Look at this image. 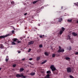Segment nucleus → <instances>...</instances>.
Here are the masks:
<instances>
[{"label": "nucleus", "mask_w": 78, "mask_h": 78, "mask_svg": "<svg viewBox=\"0 0 78 78\" xmlns=\"http://www.w3.org/2000/svg\"><path fill=\"white\" fill-rule=\"evenodd\" d=\"M47 75L46 76H44V78H50V74L51 73V71H48L46 72Z\"/></svg>", "instance_id": "f03ea898"}, {"label": "nucleus", "mask_w": 78, "mask_h": 78, "mask_svg": "<svg viewBox=\"0 0 78 78\" xmlns=\"http://www.w3.org/2000/svg\"><path fill=\"white\" fill-rule=\"evenodd\" d=\"M18 53H20V51H18Z\"/></svg>", "instance_id": "a18cd8bd"}, {"label": "nucleus", "mask_w": 78, "mask_h": 78, "mask_svg": "<svg viewBox=\"0 0 78 78\" xmlns=\"http://www.w3.org/2000/svg\"><path fill=\"white\" fill-rule=\"evenodd\" d=\"M64 49H61V46H59L58 50L57 51V52H58V53H62V52H64Z\"/></svg>", "instance_id": "7ed1b4c3"}, {"label": "nucleus", "mask_w": 78, "mask_h": 78, "mask_svg": "<svg viewBox=\"0 0 78 78\" xmlns=\"http://www.w3.org/2000/svg\"><path fill=\"white\" fill-rule=\"evenodd\" d=\"M38 1H35L34 2H33V4H35V3H37V2Z\"/></svg>", "instance_id": "393cba45"}, {"label": "nucleus", "mask_w": 78, "mask_h": 78, "mask_svg": "<svg viewBox=\"0 0 78 78\" xmlns=\"http://www.w3.org/2000/svg\"><path fill=\"white\" fill-rule=\"evenodd\" d=\"M40 59H41V57H40V56L37 57L36 58L37 61H39L40 60Z\"/></svg>", "instance_id": "9d476101"}, {"label": "nucleus", "mask_w": 78, "mask_h": 78, "mask_svg": "<svg viewBox=\"0 0 78 78\" xmlns=\"http://www.w3.org/2000/svg\"><path fill=\"white\" fill-rule=\"evenodd\" d=\"M68 22H72V20H67Z\"/></svg>", "instance_id": "aec40b11"}, {"label": "nucleus", "mask_w": 78, "mask_h": 78, "mask_svg": "<svg viewBox=\"0 0 78 78\" xmlns=\"http://www.w3.org/2000/svg\"><path fill=\"white\" fill-rule=\"evenodd\" d=\"M27 38H29V37H28Z\"/></svg>", "instance_id": "3c124183"}, {"label": "nucleus", "mask_w": 78, "mask_h": 78, "mask_svg": "<svg viewBox=\"0 0 78 78\" xmlns=\"http://www.w3.org/2000/svg\"><path fill=\"white\" fill-rule=\"evenodd\" d=\"M12 45H16V43L13 41L12 42Z\"/></svg>", "instance_id": "bb28decb"}, {"label": "nucleus", "mask_w": 78, "mask_h": 78, "mask_svg": "<svg viewBox=\"0 0 78 78\" xmlns=\"http://www.w3.org/2000/svg\"><path fill=\"white\" fill-rule=\"evenodd\" d=\"M22 61H25V58H22Z\"/></svg>", "instance_id": "a19ab883"}, {"label": "nucleus", "mask_w": 78, "mask_h": 78, "mask_svg": "<svg viewBox=\"0 0 78 78\" xmlns=\"http://www.w3.org/2000/svg\"><path fill=\"white\" fill-rule=\"evenodd\" d=\"M61 35H60V34H59V33H58L57 36H58V37L61 36Z\"/></svg>", "instance_id": "72a5a7b5"}, {"label": "nucleus", "mask_w": 78, "mask_h": 78, "mask_svg": "<svg viewBox=\"0 0 78 78\" xmlns=\"http://www.w3.org/2000/svg\"><path fill=\"white\" fill-rule=\"evenodd\" d=\"M44 55H46V56H48L49 55L48 54L47 52H44Z\"/></svg>", "instance_id": "4be33fe9"}, {"label": "nucleus", "mask_w": 78, "mask_h": 78, "mask_svg": "<svg viewBox=\"0 0 78 78\" xmlns=\"http://www.w3.org/2000/svg\"><path fill=\"white\" fill-rule=\"evenodd\" d=\"M69 77L70 78H75V77H73V76H72V75H70L69 76Z\"/></svg>", "instance_id": "c756f323"}, {"label": "nucleus", "mask_w": 78, "mask_h": 78, "mask_svg": "<svg viewBox=\"0 0 78 78\" xmlns=\"http://www.w3.org/2000/svg\"><path fill=\"white\" fill-rule=\"evenodd\" d=\"M16 77L17 78H21L22 77V73L20 74V75L19 74H17L16 75Z\"/></svg>", "instance_id": "6e6552de"}, {"label": "nucleus", "mask_w": 78, "mask_h": 78, "mask_svg": "<svg viewBox=\"0 0 78 78\" xmlns=\"http://www.w3.org/2000/svg\"><path fill=\"white\" fill-rule=\"evenodd\" d=\"M75 55H78V51L77 52H76L75 53Z\"/></svg>", "instance_id": "c9c22d12"}, {"label": "nucleus", "mask_w": 78, "mask_h": 78, "mask_svg": "<svg viewBox=\"0 0 78 78\" xmlns=\"http://www.w3.org/2000/svg\"><path fill=\"white\" fill-rule=\"evenodd\" d=\"M6 58H7V59H9V58H8V56H7L6 57Z\"/></svg>", "instance_id": "c03bdc74"}, {"label": "nucleus", "mask_w": 78, "mask_h": 78, "mask_svg": "<svg viewBox=\"0 0 78 78\" xmlns=\"http://www.w3.org/2000/svg\"><path fill=\"white\" fill-rule=\"evenodd\" d=\"M54 75H58V71L57 69L53 72Z\"/></svg>", "instance_id": "0eeeda50"}, {"label": "nucleus", "mask_w": 78, "mask_h": 78, "mask_svg": "<svg viewBox=\"0 0 78 78\" xmlns=\"http://www.w3.org/2000/svg\"><path fill=\"white\" fill-rule=\"evenodd\" d=\"M31 51V49H29V50L28 51V52H30V51Z\"/></svg>", "instance_id": "58836bf2"}, {"label": "nucleus", "mask_w": 78, "mask_h": 78, "mask_svg": "<svg viewBox=\"0 0 78 78\" xmlns=\"http://www.w3.org/2000/svg\"><path fill=\"white\" fill-rule=\"evenodd\" d=\"M62 20H63V19L62 18V16H61L60 18H58V22H61L62 21Z\"/></svg>", "instance_id": "423d86ee"}, {"label": "nucleus", "mask_w": 78, "mask_h": 78, "mask_svg": "<svg viewBox=\"0 0 78 78\" xmlns=\"http://www.w3.org/2000/svg\"><path fill=\"white\" fill-rule=\"evenodd\" d=\"M24 70V69H23V68H21L20 70V71L22 72V71H23Z\"/></svg>", "instance_id": "a878e982"}, {"label": "nucleus", "mask_w": 78, "mask_h": 78, "mask_svg": "<svg viewBox=\"0 0 78 78\" xmlns=\"http://www.w3.org/2000/svg\"><path fill=\"white\" fill-rule=\"evenodd\" d=\"M21 77H23V78H25L27 77H25V76H23V74H22V73H21Z\"/></svg>", "instance_id": "b1692460"}, {"label": "nucleus", "mask_w": 78, "mask_h": 78, "mask_svg": "<svg viewBox=\"0 0 78 78\" xmlns=\"http://www.w3.org/2000/svg\"><path fill=\"white\" fill-rule=\"evenodd\" d=\"M12 33H14V30H13L12 31Z\"/></svg>", "instance_id": "ea45409f"}, {"label": "nucleus", "mask_w": 78, "mask_h": 78, "mask_svg": "<svg viewBox=\"0 0 78 78\" xmlns=\"http://www.w3.org/2000/svg\"><path fill=\"white\" fill-rule=\"evenodd\" d=\"M65 59H66V60H70V58L69 57H66L65 58Z\"/></svg>", "instance_id": "412c9836"}, {"label": "nucleus", "mask_w": 78, "mask_h": 78, "mask_svg": "<svg viewBox=\"0 0 78 78\" xmlns=\"http://www.w3.org/2000/svg\"><path fill=\"white\" fill-rule=\"evenodd\" d=\"M3 47H4V46L2 44H0V48H1V49H2V48H3Z\"/></svg>", "instance_id": "4468645a"}, {"label": "nucleus", "mask_w": 78, "mask_h": 78, "mask_svg": "<svg viewBox=\"0 0 78 78\" xmlns=\"http://www.w3.org/2000/svg\"><path fill=\"white\" fill-rule=\"evenodd\" d=\"M39 37L40 38H43V37H44V35H39Z\"/></svg>", "instance_id": "f3484780"}, {"label": "nucleus", "mask_w": 78, "mask_h": 78, "mask_svg": "<svg viewBox=\"0 0 78 78\" xmlns=\"http://www.w3.org/2000/svg\"><path fill=\"white\" fill-rule=\"evenodd\" d=\"M71 48H71V46L69 47V50H71Z\"/></svg>", "instance_id": "f704fd0d"}, {"label": "nucleus", "mask_w": 78, "mask_h": 78, "mask_svg": "<svg viewBox=\"0 0 78 78\" xmlns=\"http://www.w3.org/2000/svg\"><path fill=\"white\" fill-rule=\"evenodd\" d=\"M35 75V73H30V75L31 76H33V75Z\"/></svg>", "instance_id": "dca6fc26"}, {"label": "nucleus", "mask_w": 78, "mask_h": 78, "mask_svg": "<svg viewBox=\"0 0 78 78\" xmlns=\"http://www.w3.org/2000/svg\"><path fill=\"white\" fill-rule=\"evenodd\" d=\"M1 69H2V68H0V70H1Z\"/></svg>", "instance_id": "de8ad7c7"}, {"label": "nucleus", "mask_w": 78, "mask_h": 78, "mask_svg": "<svg viewBox=\"0 0 78 78\" xmlns=\"http://www.w3.org/2000/svg\"><path fill=\"white\" fill-rule=\"evenodd\" d=\"M9 36V34H8L5 35H3L0 36V39H3V38H5L6 37H8V36Z\"/></svg>", "instance_id": "39448f33"}, {"label": "nucleus", "mask_w": 78, "mask_h": 78, "mask_svg": "<svg viewBox=\"0 0 78 78\" xmlns=\"http://www.w3.org/2000/svg\"><path fill=\"white\" fill-rule=\"evenodd\" d=\"M61 31H62L63 32H64V31H65V28H64L63 27H62V30H61Z\"/></svg>", "instance_id": "6ab92c4d"}, {"label": "nucleus", "mask_w": 78, "mask_h": 78, "mask_svg": "<svg viewBox=\"0 0 78 78\" xmlns=\"http://www.w3.org/2000/svg\"><path fill=\"white\" fill-rule=\"evenodd\" d=\"M62 33H63V32L62 31L60 30L58 33L59 34H60V35H61V34H62Z\"/></svg>", "instance_id": "2eb2a0df"}, {"label": "nucleus", "mask_w": 78, "mask_h": 78, "mask_svg": "<svg viewBox=\"0 0 78 78\" xmlns=\"http://www.w3.org/2000/svg\"><path fill=\"white\" fill-rule=\"evenodd\" d=\"M34 44V41H31L28 42V44L29 45H31Z\"/></svg>", "instance_id": "1a4fd4ad"}, {"label": "nucleus", "mask_w": 78, "mask_h": 78, "mask_svg": "<svg viewBox=\"0 0 78 78\" xmlns=\"http://www.w3.org/2000/svg\"><path fill=\"white\" fill-rule=\"evenodd\" d=\"M39 47L40 48H42V47H43V46L42 44H41L39 45Z\"/></svg>", "instance_id": "cd10ccee"}, {"label": "nucleus", "mask_w": 78, "mask_h": 78, "mask_svg": "<svg viewBox=\"0 0 78 78\" xmlns=\"http://www.w3.org/2000/svg\"><path fill=\"white\" fill-rule=\"evenodd\" d=\"M32 59H33L31 58H30L29 59V60L30 61H31L32 60Z\"/></svg>", "instance_id": "4c0bfd02"}, {"label": "nucleus", "mask_w": 78, "mask_h": 78, "mask_svg": "<svg viewBox=\"0 0 78 78\" xmlns=\"http://www.w3.org/2000/svg\"><path fill=\"white\" fill-rule=\"evenodd\" d=\"M17 40H18L17 38H13L12 40V41L13 42H16V41Z\"/></svg>", "instance_id": "f8f14e48"}, {"label": "nucleus", "mask_w": 78, "mask_h": 78, "mask_svg": "<svg viewBox=\"0 0 78 78\" xmlns=\"http://www.w3.org/2000/svg\"><path fill=\"white\" fill-rule=\"evenodd\" d=\"M27 15V13H25L24 14V16H26V15Z\"/></svg>", "instance_id": "79ce46f5"}, {"label": "nucleus", "mask_w": 78, "mask_h": 78, "mask_svg": "<svg viewBox=\"0 0 78 78\" xmlns=\"http://www.w3.org/2000/svg\"><path fill=\"white\" fill-rule=\"evenodd\" d=\"M8 59H9V58H6L5 59V61L6 62H8Z\"/></svg>", "instance_id": "7c9ffc66"}, {"label": "nucleus", "mask_w": 78, "mask_h": 78, "mask_svg": "<svg viewBox=\"0 0 78 78\" xmlns=\"http://www.w3.org/2000/svg\"><path fill=\"white\" fill-rule=\"evenodd\" d=\"M38 26H40V24H38Z\"/></svg>", "instance_id": "8fccbe9b"}, {"label": "nucleus", "mask_w": 78, "mask_h": 78, "mask_svg": "<svg viewBox=\"0 0 78 78\" xmlns=\"http://www.w3.org/2000/svg\"><path fill=\"white\" fill-rule=\"evenodd\" d=\"M63 8V6H62V7H61L62 9Z\"/></svg>", "instance_id": "49530a36"}, {"label": "nucleus", "mask_w": 78, "mask_h": 78, "mask_svg": "<svg viewBox=\"0 0 78 78\" xmlns=\"http://www.w3.org/2000/svg\"><path fill=\"white\" fill-rule=\"evenodd\" d=\"M55 56H56V54H52V58H54L55 57Z\"/></svg>", "instance_id": "5701e85b"}, {"label": "nucleus", "mask_w": 78, "mask_h": 78, "mask_svg": "<svg viewBox=\"0 0 78 78\" xmlns=\"http://www.w3.org/2000/svg\"><path fill=\"white\" fill-rule=\"evenodd\" d=\"M71 43H72V44H73V41H71Z\"/></svg>", "instance_id": "37998d69"}, {"label": "nucleus", "mask_w": 78, "mask_h": 78, "mask_svg": "<svg viewBox=\"0 0 78 78\" xmlns=\"http://www.w3.org/2000/svg\"><path fill=\"white\" fill-rule=\"evenodd\" d=\"M47 60H45L44 61L42 62L41 64H45L46 62H47Z\"/></svg>", "instance_id": "ddd939ff"}, {"label": "nucleus", "mask_w": 78, "mask_h": 78, "mask_svg": "<svg viewBox=\"0 0 78 78\" xmlns=\"http://www.w3.org/2000/svg\"><path fill=\"white\" fill-rule=\"evenodd\" d=\"M77 23H78V20L77 21Z\"/></svg>", "instance_id": "09e8293b"}, {"label": "nucleus", "mask_w": 78, "mask_h": 78, "mask_svg": "<svg viewBox=\"0 0 78 78\" xmlns=\"http://www.w3.org/2000/svg\"><path fill=\"white\" fill-rule=\"evenodd\" d=\"M72 34L73 36H76L77 35V34L75 32H73L72 33Z\"/></svg>", "instance_id": "9b49d317"}, {"label": "nucleus", "mask_w": 78, "mask_h": 78, "mask_svg": "<svg viewBox=\"0 0 78 78\" xmlns=\"http://www.w3.org/2000/svg\"><path fill=\"white\" fill-rule=\"evenodd\" d=\"M73 70L72 68L70 67H68L66 68V71L67 73H71L72 72Z\"/></svg>", "instance_id": "f257e3e1"}, {"label": "nucleus", "mask_w": 78, "mask_h": 78, "mask_svg": "<svg viewBox=\"0 0 78 78\" xmlns=\"http://www.w3.org/2000/svg\"><path fill=\"white\" fill-rule=\"evenodd\" d=\"M16 66V64H13V67H15Z\"/></svg>", "instance_id": "473e14b6"}, {"label": "nucleus", "mask_w": 78, "mask_h": 78, "mask_svg": "<svg viewBox=\"0 0 78 78\" xmlns=\"http://www.w3.org/2000/svg\"><path fill=\"white\" fill-rule=\"evenodd\" d=\"M75 5H76V6H78V2L77 3H74Z\"/></svg>", "instance_id": "2f4dec72"}, {"label": "nucleus", "mask_w": 78, "mask_h": 78, "mask_svg": "<svg viewBox=\"0 0 78 78\" xmlns=\"http://www.w3.org/2000/svg\"><path fill=\"white\" fill-rule=\"evenodd\" d=\"M50 69H51V70L53 72L56 70V68L55 67V66L54 65H52L51 66Z\"/></svg>", "instance_id": "20e7f679"}, {"label": "nucleus", "mask_w": 78, "mask_h": 78, "mask_svg": "<svg viewBox=\"0 0 78 78\" xmlns=\"http://www.w3.org/2000/svg\"><path fill=\"white\" fill-rule=\"evenodd\" d=\"M67 40H69V39H70V36L69 35H68L67 37Z\"/></svg>", "instance_id": "a211bd4d"}, {"label": "nucleus", "mask_w": 78, "mask_h": 78, "mask_svg": "<svg viewBox=\"0 0 78 78\" xmlns=\"http://www.w3.org/2000/svg\"><path fill=\"white\" fill-rule=\"evenodd\" d=\"M11 4H12V5H14V1H12L11 2Z\"/></svg>", "instance_id": "c85d7f7f"}, {"label": "nucleus", "mask_w": 78, "mask_h": 78, "mask_svg": "<svg viewBox=\"0 0 78 78\" xmlns=\"http://www.w3.org/2000/svg\"><path fill=\"white\" fill-rule=\"evenodd\" d=\"M17 43H18V44H19V43H20V44L21 43V41H19L17 42Z\"/></svg>", "instance_id": "e433bc0d"}]
</instances>
